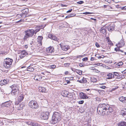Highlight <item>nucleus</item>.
<instances>
[{
	"label": "nucleus",
	"instance_id": "obj_1",
	"mask_svg": "<svg viewBox=\"0 0 126 126\" xmlns=\"http://www.w3.org/2000/svg\"><path fill=\"white\" fill-rule=\"evenodd\" d=\"M98 113L102 115L110 114L113 111V110L109 105L105 104H100L97 109Z\"/></svg>",
	"mask_w": 126,
	"mask_h": 126
},
{
	"label": "nucleus",
	"instance_id": "obj_2",
	"mask_svg": "<svg viewBox=\"0 0 126 126\" xmlns=\"http://www.w3.org/2000/svg\"><path fill=\"white\" fill-rule=\"evenodd\" d=\"M61 118L60 114L59 112H55L53 115L50 123L53 124H56L60 121Z\"/></svg>",
	"mask_w": 126,
	"mask_h": 126
},
{
	"label": "nucleus",
	"instance_id": "obj_3",
	"mask_svg": "<svg viewBox=\"0 0 126 126\" xmlns=\"http://www.w3.org/2000/svg\"><path fill=\"white\" fill-rule=\"evenodd\" d=\"M13 62V60L9 58L5 59L3 63V66L6 68H8L12 66V63Z\"/></svg>",
	"mask_w": 126,
	"mask_h": 126
},
{
	"label": "nucleus",
	"instance_id": "obj_4",
	"mask_svg": "<svg viewBox=\"0 0 126 126\" xmlns=\"http://www.w3.org/2000/svg\"><path fill=\"white\" fill-rule=\"evenodd\" d=\"M34 31L33 29L28 30L25 31V35H24V39L26 40L27 38L32 37L33 35Z\"/></svg>",
	"mask_w": 126,
	"mask_h": 126
},
{
	"label": "nucleus",
	"instance_id": "obj_5",
	"mask_svg": "<svg viewBox=\"0 0 126 126\" xmlns=\"http://www.w3.org/2000/svg\"><path fill=\"white\" fill-rule=\"evenodd\" d=\"M29 107L32 109H37L39 107V106L35 101L32 100L29 103Z\"/></svg>",
	"mask_w": 126,
	"mask_h": 126
},
{
	"label": "nucleus",
	"instance_id": "obj_6",
	"mask_svg": "<svg viewBox=\"0 0 126 126\" xmlns=\"http://www.w3.org/2000/svg\"><path fill=\"white\" fill-rule=\"evenodd\" d=\"M50 115L49 112L47 111L42 113L41 116V118L43 119L47 120Z\"/></svg>",
	"mask_w": 126,
	"mask_h": 126
},
{
	"label": "nucleus",
	"instance_id": "obj_7",
	"mask_svg": "<svg viewBox=\"0 0 126 126\" xmlns=\"http://www.w3.org/2000/svg\"><path fill=\"white\" fill-rule=\"evenodd\" d=\"M60 46L62 49L64 51H66L69 48V46L64 45L63 43H61Z\"/></svg>",
	"mask_w": 126,
	"mask_h": 126
},
{
	"label": "nucleus",
	"instance_id": "obj_8",
	"mask_svg": "<svg viewBox=\"0 0 126 126\" xmlns=\"http://www.w3.org/2000/svg\"><path fill=\"white\" fill-rule=\"evenodd\" d=\"M115 26L113 23L110 24L107 27V29L110 31H113L114 29Z\"/></svg>",
	"mask_w": 126,
	"mask_h": 126
},
{
	"label": "nucleus",
	"instance_id": "obj_9",
	"mask_svg": "<svg viewBox=\"0 0 126 126\" xmlns=\"http://www.w3.org/2000/svg\"><path fill=\"white\" fill-rule=\"evenodd\" d=\"M79 97L80 98L83 99L89 98V97L86 95V94L83 92L80 93Z\"/></svg>",
	"mask_w": 126,
	"mask_h": 126
},
{
	"label": "nucleus",
	"instance_id": "obj_10",
	"mask_svg": "<svg viewBox=\"0 0 126 126\" xmlns=\"http://www.w3.org/2000/svg\"><path fill=\"white\" fill-rule=\"evenodd\" d=\"M48 37L49 38L56 41H58V40L57 37L51 34H49L48 35Z\"/></svg>",
	"mask_w": 126,
	"mask_h": 126
},
{
	"label": "nucleus",
	"instance_id": "obj_11",
	"mask_svg": "<svg viewBox=\"0 0 126 126\" xmlns=\"http://www.w3.org/2000/svg\"><path fill=\"white\" fill-rule=\"evenodd\" d=\"M54 51V48L52 47H50L47 49V52L49 54L52 53Z\"/></svg>",
	"mask_w": 126,
	"mask_h": 126
},
{
	"label": "nucleus",
	"instance_id": "obj_12",
	"mask_svg": "<svg viewBox=\"0 0 126 126\" xmlns=\"http://www.w3.org/2000/svg\"><path fill=\"white\" fill-rule=\"evenodd\" d=\"M12 91H19L18 87L17 85L14 84L10 86Z\"/></svg>",
	"mask_w": 126,
	"mask_h": 126
},
{
	"label": "nucleus",
	"instance_id": "obj_13",
	"mask_svg": "<svg viewBox=\"0 0 126 126\" xmlns=\"http://www.w3.org/2000/svg\"><path fill=\"white\" fill-rule=\"evenodd\" d=\"M24 98V95L23 94H19L17 98L18 101L19 102H21Z\"/></svg>",
	"mask_w": 126,
	"mask_h": 126
},
{
	"label": "nucleus",
	"instance_id": "obj_14",
	"mask_svg": "<svg viewBox=\"0 0 126 126\" xmlns=\"http://www.w3.org/2000/svg\"><path fill=\"white\" fill-rule=\"evenodd\" d=\"M28 54L25 51H23L21 52V54L20 56V58L21 59L23 58L25 56Z\"/></svg>",
	"mask_w": 126,
	"mask_h": 126
},
{
	"label": "nucleus",
	"instance_id": "obj_15",
	"mask_svg": "<svg viewBox=\"0 0 126 126\" xmlns=\"http://www.w3.org/2000/svg\"><path fill=\"white\" fill-rule=\"evenodd\" d=\"M34 79L35 80L40 81L42 79V78L41 75H37L35 76Z\"/></svg>",
	"mask_w": 126,
	"mask_h": 126
},
{
	"label": "nucleus",
	"instance_id": "obj_16",
	"mask_svg": "<svg viewBox=\"0 0 126 126\" xmlns=\"http://www.w3.org/2000/svg\"><path fill=\"white\" fill-rule=\"evenodd\" d=\"M10 103L9 102H6L3 103L1 106V107H9L10 105Z\"/></svg>",
	"mask_w": 126,
	"mask_h": 126
},
{
	"label": "nucleus",
	"instance_id": "obj_17",
	"mask_svg": "<svg viewBox=\"0 0 126 126\" xmlns=\"http://www.w3.org/2000/svg\"><path fill=\"white\" fill-rule=\"evenodd\" d=\"M8 82V80L7 79V80L4 79L1 80L0 81V84L2 86L7 84Z\"/></svg>",
	"mask_w": 126,
	"mask_h": 126
},
{
	"label": "nucleus",
	"instance_id": "obj_18",
	"mask_svg": "<svg viewBox=\"0 0 126 126\" xmlns=\"http://www.w3.org/2000/svg\"><path fill=\"white\" fill-rule=\"evenodd\" d=\"M43 38V37L42 36H39L37 38V41L38 44H40V45H42V41Z\"/></svg>",
	"mask_w": 126,
	"mask_h": 126
},
{
	"label": "nucleus",
	"instance_id": "obj_19",
	"mask_svg": "<svg viewBox=\"0 0 126 126\" xmlns=\"http://www.w3.org/2000/svg\"><path fill=\"white\" fill-rule=\"evenodd\" d=\"M77 81L81 83H85L87 82V80L84 77H83L82 80H77Z\"/></svg>",
	"mask_w": 126,
	"mask_h": 126
},
{
	"label": "nucleus",
	"instance_id": "obj_20",
	"mask_svg": "<svg viewBox=\"0 0 126 126\" xmlns=\"http://www.w3.org/2000/svg\"><path fill=\"white\" fill-rule=\"evenodd\" d=\"M119 99L123 103H126V97L121 96L119 98Z\"/></svg>",
	"mask_w": 126,
	"mask_h": 126
},
{
	"label": "nucleus",
	"instance_id": "obj_21",
	"mask_svg": "<svg viewBox=\"0 0 126 126\" xmlns=\"http://www.w3.org/2000/svg\"><path fill=\"white\" fill-rule=\"evenodd\" d=\"M117 125L118 126H126V122L124 121L120 122L117 124Z\"/></svg>",
	"mask_w": 126,
	"mask_h": 126
},
{
	"label": "nucleus",
	"instance_id": "obj_22",
	"mask_svg": "<svg viewBox=\"0 0 126 126\" xmlns=\"http://www.w3.org/2000/svg\"><path fill=\"white\" fill-rule=\"evenodd\" d=\"M107 76L108 77L107 78V79H112L113 78L114 75H113L112 73H109L107 75Z\"/></svg>",
	"mask_w": 126,
	"mask_h": 126
},
{
	"label": "nucleus",
	"instance_id": "obj_23",
	"mask_svg": "<svg viewBox=\"0 0 126 126\" xmlns=\"http://www.w3.org/2000/svg\"><path fill=\"white\" fill-rule=\"evenodd\" d=\"M106 27L104 26L102 27L100 30V32L103 34L106 33Z\"/></svg>",
	"mask_w": 126,
	"mask_h": 126
},
{
	"label": "nucleus",
	"instance_id": "obj_24",
	"mask_svg": "<svg viewBox=\"0 0 126 126\" xmlns=\"http://www.w3.org/2000/svg\"><path fill=\"white\" fill-rule=\"evenodd\" d=\"M19 91H15V90H14V91L12 90L11 92V94L13 95H17L19 93Z\"/></svg>",
	"mask_w": 126,
	"mask_h": 126
},
{
	"label": "nucleus",
	"instance_id": "obj_25",
	"mask_svg": "<svg viewBox=\"0 0 126 126\" xmlns=\"http://www.w3.org/2000/svg\"><path fill=\"white\" fill-rule=\"evenodd\" d=\"M125 44L124 41L122 40L118 44V47H122L125 45Z\"/></svg>",
	"mask_w": 126,
	"mask_h": 126
},
{
	"label": "nucleus",
	"instance_id": "obj_26",
	"mask_svg": "<svg viewBox=\"0 0 126 126\" xmlns=\"http://www.w3.org/2000/svg\"><path fill=\"white\" fill-rule=\"evenodd\" d=\"M121 113L123 116L126 115V109H123L121 111Z\"/></svg>",
	"mask_w": 126,
	"mask_h": 126
},
{
	"label": "nucleus",
	"instance_id": "obj_27",
	"mask_svg": "<svg viewBox=\"0 0 126 126\" xmlns=\"http://www.w3.org/2000/svg\"><path fill=\"white\" fill-rule=\"evenodd\" d=\"M39 90L42 92H45L46 91V88L42 87H40L39 88Z\"/></svg>",
	"mask_w": 126,
	"mask_h": 126
},
{
	"label": "nucleus",
	"instance_id": "obj_28",
	"mask_svg": "<svg viewBox=\"0 0 126 126\" xmlns=\"http://www.w3.org/2000/svg\"><path fill=\"white\" fill-rule=\"evenodd\" d=\"M27 70L28 71L32 72L34 71V68L32 67L29 68V67H27Z\"/></svg>",
	"mask_w": 126,
	"mask_h": 126
},
{
	"label": "nucleus",
	"instance_id": "obj_29",
	"mask_svg": "<svg viewBox=\"0 0 126 126\" xmlns=\"http://www.w3.org/2000/svg\"><path fill=\"white\" fill-rule=\"evenodd\" d=\"M123 64V63L122 62H121L117 64V66L118 68H119L122 66Z\"/></svg>",
	"mask_w": 126,
	"mask_h": 126
},
{
	"label": "nucleus",
	"instance_id": "obj_30",
	"mask_svg": "<svg viewBox=\"0 0 126 126\" xmlns=\"http://www.w3.org/2000/svg\"><path fill=\"white\" fill-rule=\"evenodd\" d=\"M40 28H38L35 30H33V31H34L33 34L34 33L36 34L37 32L40 31Z\"/></svg>",
	"mask_w": 126,
	"mask_h": 126
},
{
	"label": "nucleus",
	"instance_id": "obj_31",
	"mask_svg": "<svg viewBox=\"0 0 126 126\" xmlns=\"http://www.w3.org/2000/svg\"><path fill=\"white\" fill-rule=\"evenodd\" d=\"M30 46L31 47V48L32 50H33L35 48V46L34 45V44H32Z\"/></svg>",
	"mask_w": 126,
	"mask_h": 126
},
{
	"label": "nucleus",
	"instance_id": "obj_32",
	"mask_svg": "<svg viewBox=\"0 0 126 126\" xmlns=\"http://www.w3.org/2000/svg\"><path fill=\"white\" fill-rule=\"evenodd\" d=\"M77 72L80 75H81L82 74V71H81L79 70H77Z\"/></svg>",
	"mask_w": 126,
	"mask_h": 126
},
{
	"label": "nucleus",
	"instance_id": "obj_33",
	"mask_svg": "<svg viewBox=\"0 0 126 126\" xmlns=\"http://www.w3.org/2000/svg\"><path fill=\"white\" fill-rule=\"evenodd\" d=\"M91 79L92 82H95L97 81V79L94 78H92Z\"/></svg>",
	"mask_w": 126,
	"mask_h": 126
},
{
	"label": "nucleus",
	"instance_id": "obj_34",
	"mask_svg": "<svg viewBox=\"0 0 126 126\" xmlns=\"http://www.w3.org/2000/svg\"><path fill=\"white\" fill-rule=\"evenodd\" d=\"M28 16H26V18H27L26 19V21H30L31 20V18H28Z\"/></svg>",
	"mask_w": 126,
	"mask_h": 126
},
{
	"label": "nucleus",
	"instance_id": "obj_35",
	"mask_svg": "<svg viewBox=\"0 0 126 126\" xmlns=\"http://www.w3.org/2000/svg\"><path fill=\"white\" fill-rule=\"evenodd\" d=\"M39 27H38L39 28H41V29H43L45 26V25H41V26H39Z\"/></svg>",
	"mask_w": 126,
	"mask_h": 126
},
{
	"label": "nucleus",
	"instance_id": "obj_36",
	"mask_svg": "<svg viewBox=\"0 0 126 126\" xmlns=\"http://www.w3.org/2000/svg\"><path fill=\"white\" fill-rule=\"evenodd\" d=\"M124 76L123 75H119L117 77V79H120L122 78L123 77H124Z\"/></svg>",
	"mask_w": 126,
	"mask_h": 126
},
{
	"label": "nucleus",
	"instance_id": "obj_37",
	"mask_svg": "<svg viewBox=\"0 0 126 126\" xmlns=\"http://www.w3.org/2000/svg\"><path fill=\"white\" fill-rule=\"evenodd\" d=\"M32 126H38V124L34 122L32 124Z\"/></svg>",
	"mask_w": 126,
	"mask_h": 126
},
{
	"label": "nucleus",
	"instance_id": "obj_38",
	"mask_svg": "<svg viewBox=\"0 0 126 126\" xmlns=\"http://www.w3.org/2000/svg\"><path fill=\"white\" fill-rule=\"evenodd\" d=\"M83 61H87L88 60V58L87 57H85L82 59Z\"/></svg>",
	"mask_w": 126,
	"mask_h": 126
},
{
	"label": "nucleus",
	"instance_id": "obj_39",
	"mask_svg": "<svg viewBox=\"0 0 126 126\" xmlns=\"http://www.w3.org/2000/svg\"><path fill=\"white\" fill-rule=\"evenodd\" d=\"M118 88V87L117 86H116L115 87H114L113 88H112V91H114L116 89H117Z\"/></svg>",
	"mask_w": 126,
	"mask_h": 126
},
{
	"label": "nucleus",
	"instance_id": "obj_40",
	"mask_svg": "<svg viewBox=\"0 0 126 126\" xmlns=\"http://www.w3.org/2000/svg\"><path fill=\"white\" fill-rule=\"evenodd\" d=\"M50 66V67L52 69H53L55 67L56 65H53Z\"/></svg>",
	"mask_w": 126,
	"mask_h": 126
},
{
	"label": "nucleus",
	"instance_id": "obj_41",
	"mask_svg": "<svg viewBox=\"0 0 126 126\" xmlns=\"http://www.w3.org/2000/svg\"><path fill=\"white\" fill-rule=\"evenodd\" d=\"M92 13L86 12L83 13V14H84L87 15V14H92Z\"/></svg>",
	"mask_w": 126,
	"mask_h": 126
},
{
	"label": "nucleus",
	"instance_id": "obj_42",
	"mask_svg": "<svg viewBox=\"0 0 126 126\" xmlns=\"http://www.w3.org/2000/svg\"><path fill=\"white\" fill-rule=\"evenodd\" d=\"M84 101L83 100L80 101H79V104H82L84 103Z\"/></svg>",
	"mask_w": 126,
	"mask_h": 126
},
{
	"label": "nucleus",
	"instance_id": "obj_43",
	"mask_svg": "<svg viewBox=\"0 0 126 126\" xmlns=\"http://www.w3.org/2000/svg\"><path fill=\"white\" fill-rule=\"evenodd\" d=\"M83 2H84L83 1H79L78 2H77V3L78 4H82L83 3Z\"/></svg>",
	"mask_w": 126,
	"mask_h": 126
},
{
	"label": "nucleus",
	"instance_id": "obj_44",
	"mask_svg": "<svg viewBox=\"0 0 126 126\" xmlns=\"http://www.w3.org/2000/svg\"><path fill=\"white\" fill-rule=\"evenodd\" d=\"M114 74L117 77L118 76V75H119L118 74L117 72H114Z\"/></svg>",
	"mask_w": 126,
	"mask_h": 126
},
{
	"label": "nucleus",
	"instance_id": "obj_45",
	"mask_svg": "<svg viewBox=\"0 0 126 126\" xmlns=\"http://www.w3.org/2000/svg\"><path fill=\"white\" fill-rule=\"evenodd\" d=\"M121 9L122 10H126V6H124V7H122L121 8Z\"/></svg>",
	"mask_w": 126,
	"mask_h": 126
},
{
	"label": "nucleus",
	"instance_id": "obj_46",
	"mask_svg": "<svg viewBox=\"0 0 126 126\" xmlns=\"http://www.w3.org/2000/svg\"><path fill=\"white\" fill-rule=\"evenodd\" d=\"M116 8H119L120 9H121V7L120 6L118 5H116Z\"/></svg>",
	"mask_w": 126,
	"mask_h": 126
},
{
	"label": "nucleus",
	"instance_id": "obj_47",
	"mask_svg": "<svg viewBox=\"0 0 126 126\" xmlns=\"http://www.w3.org/2000/svg\"><path fill=\"white\" fill-rule=\"evenodd\" d=\"M95 45L97 47H100L99 45L98 44V43H96Z\"/></svg>",
	"mask_w": 126,
	"mask_h": 126
},
{
	"label": "nucleus",
	"instance_id": "obj_48",
	"mask_svg": "<svg viewBox=\"0 0 126 126\" xmlns=\"http://www.w3.org/2000/svg\"><path fill=\"white\" fill-rule=\"evenodd\" d=\"M100 87L101 88L104 89L106 88V86H100Z\"/></svg>",
	"mask_w": 126,
	"mask_h": 126
},
{
	"label": "nucleus",
	"instance_id": "obj_49",
	"mask_svg": "<svg viewBox=\"0 0 126 126\" xmlns=\"http://www.w3.org/2000/svg\"><path fill=\"white\" fill-rule=\"evenodd\" d=\"M119 48H115V50L116 51H119Z\"/></svg>",
	"mask_w": 126,
	"mask_h": 126
},
{
	"label": "nucleus",
	"instance_id": "obj_50",
	"mask_svg": "<svg viewBox=\"0 0 126 126\" xmlns=\"http://www.w3.org/2000/svg\"><path fill=\"white\" fill-rule=\"evenodd\" d=\"M20 102H19L17 101H16V102L15 103V104L16 105H18V104H19V103H20Z\"/></svg>",
	"mask_w": 126,
	"mask_h": 126
},
{
	"label": "nucleus",
	"instance_id": "obj_51",
	"mask_svg": "<svg viewBox=\"0 0 126 126\" xmlns=\"http://www.w3.org/2000/svg\"><path fill=\"white\" fill-rule=\"evenodd\" d=\"M72 10V9H71L70 10H69L67 12V13H70L71 12Z\"/></svg>",
	"mask_w": 126,
	"mask_h": 126
},
{
	"label": "nucleus",
	"instance_id": "obj_52",
	"mask_svg": "<svg viewBox=\"0 0 126 126\" xmlns=\"http://www.w3.org/2000/svg\"><path fill=\"white\" fill-rule=\"evenodd\" d=\"M83 55H78L77 56V58H80V57H82Z\"/></svg>",
	"mask_w": 126,
	"mask_h": 126
},
{
	"label": "nucleus",
	"instance_id": "obj_53",
	"mask_svg": "<svg viewBox=\"0 0 126 126\" xmlns=\"http://www.w3.org/2000/svg\"><path fill=\"white\" fill-rule=\"evenodd\" d=\"M106 1H107L109 3H110L111 1V0H105Z\"/></svg>",
	"mask_w": 126,
	"mask_h": 126
},
{
	"label": "nucleus",
	"instance_id": "obj_54",
	"mask_svg": "<svg viewBox=\"0 0 126 126\" xmlns=\"http://www.w3.org/2000/svg\"><path fill=\"white\" fill-rule=\"evenodd\" d=\"M94 60V59L93 57H92L91 58L90 60L91 61H93Z\"/></svg>",
	"mask_w": 126,
	"mask_h": 126
},
{
	"label": "nucleus",
	"instance_id": "obj_55",
	"mask_svg": "<svg viewBox=\"0 0 126 126\" xmlns=\"http://www.w3.org/2000/svg\"><path fill=\"white\" fill-rule=\"evenodd\" d=\"M68 73L69 72L67 71H65L64 73V74L65 75H67L68 74Z\"/></svg>",
	"mask_w": 126,
	"mask_h": 126
},
{
	"label": "nucleus",
	"instance_id": "obj_56",
	"mask_svg": "<svg viewBox=\"0 0 126 126\" xmlns=\"http://www.w3.org/2000/svg\"><path fill=\"white\" fill-rule=\"evenodd\" d=\"M79 66L80 67H82L83 66V65L82 63H80L79 65Z\"/></svg>",
	"mask_w": 126,
	"mask_h": 126
},
{
	"label": "nucleus",
	"instance_id": "obj_57",
	"mask_svg": "<svg viewBox=\"0 0 126 126\" xmlns=\"http://www.w3.org/2000/svg\"><path fill=\"white\" fill-rule=\"evenodd\" d=\"M32 42H31L30 43V45H32V44H34L33 42H33V41H32Z\"/></svg>",
	"mask_w": 126,
	"mask_h": 126
},
{
	"label": "nucleus",
	"instance_id": "obj_58",
	"mask_svg": "<svg viewBox=\"0 0 126 126\" xmlns=\"http://www.w3.org/2000/svg\"><path fill=\"white\" fill-rule=\"evenodd\" d=\"M101 64V63H96V65H100V64Z\"/></svg>",
	"mask_w": 126,
	"mask_h": 126
},
{
	"label": "nucleus",
	"instance_id": "obj_59",
	"mask_svg": "<svg viewBox=\"0 0 126 126\" xmlns=\"http://www.w3.org/2000/svg\"><path fill=\"white\" fill-rule=\"evenodd\" d=\"M68 78H69V79H70L71 80L73 79V77H71L70 78V77H69Z\"/></svg>",
	"mask_w": 126,
	"mask_h": 126
},
{
	"label": "nucleus",
	"instance_id": "obj_60",
	"mask_svg": "<svg viewBox=\"0 0 126 126\" xmlns=\"http://www.w3.org/2000/svg\"><path fill=\"white\" fill-rule=\"evenodd\" d=\"M72 16H66L65 17V18H67L69 17H70Z\"/></svg>",
	"mask_w": 126,
	"mask_h": 126
},
{
	"label": "nucleus",
	"instance_id": "obj_61",
	"mask_svg": "<svg viewBox=\"0 0 126 126\" xmlns=\"http://www.w3.org/2000/svg\"><path fill=\"white\" fill-rule=\"evenodd\" d=\"M124 86L125 88H126V83H125L124 84Z\"/></svg>",
	"mask_w": 126,
	"mask_h": 126
},
{
	"label": "nucleus",
	"instance_id": "obj_62",
	"mask_svg": "<svg viewBox=\"0 0 126 126\" xmlns=\"http://www.w3.org/2000/svg\"><path fill=\"white\" fill-rule=\"evenodd\" d=\"M91 19H93V20H94L95 21H96V19H94V18H91Z\"/></svg>",
	"mask_w": 126,
	"mask_h": 126
},
{
	"label": "nucleus",
	"instance_id": "obj_63",
	"mask_svg": "<svg viewBox=\"0 0 126 126\" xmlns=\"http://www.w3.org/2000/svg\"><path fill=\"white\" fill-rule=\"evenodd\" d=\"M71 69L73 71H75V69H74L73 68H71Z\"/></svg>",
	"mask_w": 126,
	"mask_h": 126
},
{
	"label": "nucleus",
	"instance_id": "obj_64",
	"mask_svg": "<svg viewBox=\"0 0 126 126\" xmlns=\"http://www.w3.org/2000/svg\"><path fill=\"white\" fill-rule=\"evenodd\" d=\"M102 57L101 56H99L98 57V58L99 59H100Z\"/></svg>",
	"mask_w": 126,
	"mask_h": 126
}]
</instances>
